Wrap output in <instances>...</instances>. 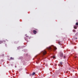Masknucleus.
<instances>
[{"label":"nucleus","mask_w":78,"mask_h":78,"mask_svg":"<svg viewBox=\"0 0 78 78\" xmlns=\"http://www.w3.org/2000/svg\"><path fill=\"white\" fill-rule=\"evenodd\" d=\"M74 29H76V28H77V27L76 26H74Z\"/></svg>","instance_id":"5"},{"label":"nucleus","mask_w":78,"mask_h":78,"mask_svg":"<svg viewBox=\"0 0 78 78\" xmlns=\"http://www.w3.org/2000/svg\"><path fill=\"white\" fill-rule=\"evenodd\" d=\"M33 33H34V34H36L37 33V31L36 30H33Z\"/></svg>","instance_id":"4"},{"label":"nucleus","mask_w":78,"mask_h":78,"mask_svg":"<svg viewBox=\"0 0 78 78\" xmlns=\"http://www.w3.org/2000/svg\"><path fill=\"white\" fill-rule=\"evenodd\" d=\"M58 44H59V45H61V44L60 43V42H59L58 43Z\"/></svg>","instance_id":"9"},{"label":"nucleus","mask_w":78,"mask_h":78,"mask_svg":"<svg viewBox=\"0 0 78 78\" xmlns=\"http://www.w3.org/2000/svg\"><path fill=\"white\" fill-rule=\"evenodd\" d=\"M41 53H42L43 55H45L47 54V52L45 51H44L41 52Z\"/></svg>","instance_id":"3"},{"label":"nucleus","mask_w":78,"mask_h":78,"mask_svg":"<svg viewBox=\"0 0 78 78\" xmlns=\"http://www.w3.org/2000/svg\"><path fill=\"white\" fill-rule=\"evenodd\" d=\"M25 39L26 41H28V39H27V38H25Z\"/></svg>","instance_id":"13"},{"label":"nucleus","mask_w":78,"mask_h":78,"mask_svg":"<svg viewBox=\"0 0 78 78\" xmlns=\"http://www.w3.org/2000/svg\"><path fill=\"white\" fill-rule=\"evenodd\" d=\"M53 59H56V57H55V56H53Z\"/></svg>","instance_id":"6"},{"label":"nucleus","mask_w":78,"mask_h":78,"mask_svg":"<svg viewBox=\"0 0 78 78\" xmlns=\"http://www.w3.org/2000/svg\"><path fill=\"white\" fill-rule=\"evenodd\" d=\"M59 56L60 57H63V53L62 52H59Z\"/></svg>","instance_id":"2"},{"label":"nucleus","mask_w":78,"mask_h":78,"mask_svg":"<svg viewBox=\"0 0 78 78\" xmlns=\"http://www.w3.org/2000/svg\"><path fill=\"white\" fill-rule=\"evenodd\" d=\"M73 32H75V31H76V30H73Z\"/></svg>","instance_id":"12"},{"label":"nucleus","mask_w":78,"mask_h":78,"mask_svg":"<svg viewBox=\"0 0 78 78\" xmlns=\"http://www.w3.org/2000/svg\"><path fill=\"white\" fill-rule=\"evenodd\" d=\"M64 59H65V58H66V56L65 55L64 56Z\"/></svg>","instance_id":"14"},{"label":"nucleus","mask_w":78,"mask_h":78,"mask_svg":"<svg viewBox=\"0 0 78 78\" xmlns=\"http://www.w3.org/2000/svg\"><path fill=\"white\" fill-rule=\"evenodd\" d=\"M76 39H77V38H76Z\"/></svg>","instance_id":"16"},{"label":"nucleus","mask_w":78,"mask_h":78,"mask_svg":"<svg viewBox=\"0 0 78 78\" xmlns=\"http://www.w3.org/2000/svg\"><path fill=\"white\" fill-rule=\"evenodd\" d=\"M60 65H62V62H60Z\"/></svg>","instance_id":"11"},{"label":"nucleus","mask_w":78,"mask_h":78,"mask_svg":"<svg viewBox=\"0 0 78 78\" xmlns=\"http://www.w3.org/2000/svg\"><path fill=\"white\" fill-rule=\"evenodd\" d=\"M10 59L11 60H13L14 58H12V57H10Z\"/></svg>","instance_id":"7"},{"label":"nucleus","mask_w":78,"mask_h":78,"mask_svg":"<svg viewBox=\"0 0 78 78\" xmlns=\"http://www.w3.org/2000/svg\"><path fill=\"white\" fill-rule=\"evenodd\" d=\"M35 73H35L34 72V73H32V75H35Z\"/></svg>","instance_id":"8"},{"label":"nucleus","mask_w":78,"mask_h":78,"mask_svg":"<svg viewBox=\"0 0 78 78\" xmlns=\"http://www.w3.org/2000/svg\"><path fill=\"white\" fill-rule=\"evenodd\" d=\"M48 50H50V51H51V50H56V49H57V48L56 47H55L54 46H50L48 48Z\"/></svg>","instance_id":"1"},{"label":"nucleus","mask_w":78,"mask_h":78,"mask_svg":"<svg viewBox=\"0 0 78 78\" xmlns=\"http://www.w3.org/2000/svg\"><path fill=\"white\" fill-rule=\"evenodd\" d=\"M15 67H16V66H15Z\"/></svg>","instance_id":"17"},{"label":"nucleus","mask_w":78,"mask_h":78,"mask_svg":"<svg viewBox=\"0 0 78 78\" xmlns=\"http://www.w3.org/2000/svg\"><path fill=\"white\" fill-rule=\"evenodd\" d=\"M76 35H78V32L76 33Z\"/></svg>","instance_id":"15"},{"label":"nucleus","mask_w":78,"mask_h":78,"mask_svg":"<svg viewBox=\"0 0 78 78\" xmlns=\"http://www.w3.org/2000/svg\"><path fill=\"white\" fill-rule=\"evenodd\" d=\"M76 25H77V26H78V23H76Z\"/></svg>","instance_id":"10"}]
</instances>
